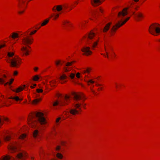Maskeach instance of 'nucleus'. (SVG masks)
Returning a JSON list of instances; mask_svg holds the SVG:
<instances>
[{
  "label": "nucleus",
  "mask_w": 160,
  "mask_h": 160,
  "mask_svg": "<svg viewBox=\"0 0 160 160\" xmlns=\"http://www.w3.org/2000/svg\"><path fill=\"white\" fill-rule=\"evenodd\" d=\"M38 121L41 125L44 124L46 123V119L43 117V113L40 112L32 113L28 116V124L32 128L38 127L37 124Z\"/></svg>",
  "instance_id": "1"
},
{
  "label": "nucleus",
  "mask_w": 160,
  "mask_h": 160,
  "mask_svg": "<svg viewBox=\"0 0 160 160\" xmlns=\"http://www.w3.org/2000/svg\"><path fill=\"white\" fill-rule=\"evenodd\" d=\"M36 32L37 30H35L28 34L29 31H27L23 34V38L22 39V45L26 46H23L21 48V51H22L21 54L22 56L24 55L27 56L29 54V51L26 46L30 47L29 45L31 44L33 41V39L31 38L30 35L33 34Z\"/></svg>",
  "instance_id": "2"
},
{
  "label": "nucleus",
  "mask_w": 160,
  "mask_h": 160,
  "mask_svg": "<svg viewBox=\"0 0 160 160\" xmlns=\"http://www.w3.org/2000/svg\"><path fill=\"white\" fill-rule=\"evenodd\" d=\"M72 94L74 101L73 106L75 108L71 109L69 111L71 114L75 115L78 113V111L77 110V109H78L80 111L81 110L80 107L81 104L78 101L81 99H83L84 97V96L83 93H81L77 94L75 92H72Z\"/></svg>",
  "instance_id": "3"
},
{
  "label": "nucleus",
  "mask_w": 160,
  "mask_h": 160,
  "mask_svg": "<svg viewBox=\"0 0 160 160\" xmlns=\"http://www.w3.org/2000/svg\"><path fill=\"white\" fill-rule=\"evenodd\" d=\"M148 31L152 34L157 36L156 33H160V25L157 23L152 24L149 27Z\"/></svg>",
  "instance_id": "4"
},
{
  "label": "nucleus",
  "mask_w": 160,
  "mask_h": 160,
  "mask_svg": "<svg viewBox=\"0 0 160 160\" xmlns=\"http://www.w3.org/2000/svg\"><path fill=\"white\" fill-rule=\"evenodd\" d=\"M70 97L67 95H66L64 99H60L59 100H56L53 103V106H56L59 105L60 106H64L67 104V103L69 102Z\"/></svg>",
  "instance_id": "5"
},
{
  "label": "nucleus",
  "mask_w": 160,
  "mask_h": 160,
  "mask_svg": "<svg viewBox=\"0 0 160 160\" xmlns=\"http://www.w3.org/2000/svg\"><path fill=\"white\" fill-rule=\"evenodd\" d=\"M130 18V17H129L128 18L124 21L122 22L121 21H118L117 23L113 26L111 29V32H115L118 28L125 24Z\"/></svg>",
  "instance_id": "6"
},
{
  "label": "nucleus",
  "mask_w": 160,
  "mask_h": 160,
  "mask_svg": "<svg viewBox=\"0 0 160 160\" xmlns=\"http://www.w3.org/2000/svg\"><path fill=\"white\" fill-rule=\"evenodd\" d=\"M130 18V17H129L128 18L124 21L122 22L121 21H118L117 23L113 26L111 29V32H115L118 28L125 24Z\"/></svg>",
  "instance_id": "7"
},
{
  "label": "nucleus",
  "mask_w": 160,
  "mask_h": 160,
  "mask_svg": "<svg viewBox=\"0 0 160 160\" xmlns=\"http://www.w3.org/2000/svg\"><path fill=\"white\" fill-rule=\"evenodd\" d=\"M130 18V17H129L128 18L124 21L122 22L121 21H118L117 23L113 26L111 29V32H115L118 28L125 24Z\"/></svg>",
  "instance_id": "8"
},
{
  "label": "nucleus",
  "mask_w": 160,
  "mask_h": 160,
  "mask_svg": "<svg viewBox=\"0 0 160 160\" xmlns=\"http://www.w3.org/2000/svg\"><path fill=\"white\" fill-rule=\"evenodd\" d=\"M7 62L10 63V66L11 67H18L20 64L19 61L15 58H14L12 59H9V60H7Z\"/></svg>",
  "instance_id": "9"
},
{
  "label": "nucleus",
  "mask_w": 160,
  "mask_h": 160,
  "mask_svg": "<svg viewBox=\"0 0 160 160\" xmlns=\"http://www.w3.org/2000/svg\"><path fill=\"white\" fill-rule=\"evenodd\" d=\"M129 8H132V7L131 6L129 8H124L122 11L119 12L118 14V17L120 19H122L123 17L128 14L127 10Z\"/></svg>",
  "instance_id": "10"
},
{
  "label": "nucleus",
  "mask_w": 160,
  "mask_h": 160,
  "mask_svg": "<svg viewBox=\"0 0 160 160\" xmlns=\"http://www.w3.org/2000/svg\"><path fill=\"white\" fill-rule=\"evenodd\" d=\"M90 48L89 47L85 46L82 49L81 51L84 53V55L88 56L91 55L92 53V52L90 50Z\"/></svg>",
  "instance_id": "11"
},
{
  "label": "nucleus",
  "mask_w": 160,
  "mask_h": 160,
  "mask_svg": "<svg viewBox=\"0 0 160 160\" xmlns=\"http://www.w3.org/2000/svg\"><path fill=\"white\" fill-rule=\"evenodd\" d=\"M95 36V33L93 32H90L88 35V44L91 43V41L93 38V37Z\"/></svg>",
  "instance_id": "12"
},
{
  "label": "nucleus",
  "mask_w": 160,
  "mask_h": 160,
  "mask_svg": "<svg viewBox=\"0 0 160 160\" xmlns=\"http://www.w3.org/2000/svg\"><path fill=\"white\" fill-rule=\"evenodd\" d=\"M109 49L112 51V50H113V49H112V48L110 46H108L107 48H106V47H105V50L106 52V54L105 55V54H101L103 55L105 57L108 58H109V52H109Z\"/></svg>",
  "instance_id": "13"
},
{
  "label": "nucleus",
  "mask_w": 160,
  "mask_h": 160,
  "mask_svg": "<svg viewBox=\"0 0 160 160\" xmlns=\"http://www.w3.org/2000/svg\"><path fill=\"white\" fill-rule=\"evenodd\" d=\"M4 121H5L6 122H9V120L7 118L4 117L0 118V127L3 124Z\"/></svg>",
  "instance_id": "14"
},
{
  "label": "nucleus",
  "mask_w": 160,
  "mask_h": 160,
  "mask_svg": "<svg viewBox=\"0 0 160 160\" xmlns=\"http://www.w3.org/2000/svg\"><path fill=\"white\" fill-rule=\"evenodd\" d=\"M62 9L63 7L62 6L58 5L54 6V7L52 8V10L54 12H56V10L58 12H59L62 10Z\"/></svg>",
  "instance_id": "15"
},
{
  "label": "nucleus",
  "mask_w": 160,
  "mask_h": 160,
  "mask_svg": "<svg viewBox=\"0 0 160 160\" xmlns=\"http://www.w3.org/2000/svg\"><path fill=\"white\" fill-rule=\"evenodd\" d=\"M91 3L93 6H96L101 3V2L100 0H91Z\"/></svg>",
  "instance_id": "16"
},
{
  "label": "nucleus",
  "mask_w": 160,
  "mask_h": 160,
  "mask_svg": "<svg viewBox=\"0 0 160 160\" xmlns=\"http://www.w3.org/2000/svg\"><path fill=\"white\" fill-rule=\"evenodd\" d=\"M102 10L100 8L97 10L94 11L92 13V15L94 17H96V16L99 14L100 12H102Z\"/></svg>",
  "instance_id": "17"
},
{
  "label": "nucleus",
  "mask_w": 160,
  "mask_h": 160,
  "mask_svg": "<svg viewBox=\"0 0 160 160\" xmlns=\"http://www.w3.org/2000/svg\"><path fill=\"white\" fill-rule=\"evenodd\" d=\"M18 6L20 8H22L23 5L24 6L25 4L27 5L28 3V2H26V3H25L24 0H18Z\"/></svg>",
  "instance_id": "18"
},
{
  "label": "nucleus",
  "mask_w": 160,
  "mask_h": 160,
  "mask_svg": "<svg viewBox=\"0 0 160 160\" xmlns=\"http://www.w3.org/2000/svg\"><path fill=\"white\" fill-rule=\"evenodd\" d=\"M111 24V22H109L108 24H107L104 28H103L102 31L104 32H107V31L110 28V25Z\"/></svg>",
  "instance_id": "19"
},
{
  "label": "nucleus",
  "mask_w": 160,
  "mask_h": 160,
  "mask_svg": "<svg viewBox=\"0 0 160 160\" xmlns=\"http://www.w3.org/2000/svg\"><path fill=\"white\" fill-rule=\"evenodd\" d=\"M8 148L12 153H13L16 151V148L14 146L10 145L9 146Z\"/></svg>",
  "instance_id": "20"
},
{
  "label": "nucleus",
  "mask_w": 160,
  "mask_h": 160,
  "mask_svg": "<svg viewBox=\"0 0 160 160\" xmlns=\"http://www.w3.org/2000/svg\"><path fill=\"white\" fill-rule=\"evenodd\" d=\"M136 17H137L138 18L137 19V20L139 21L140 20L141 18L143 17V15L142 13H140V12H138L136 14L134 15V17L135 18Z\"/></svg>",
  "instance_id": "21"
},
{
  "label": "nucleus",
  "mask_w": 160,
  "mask_h": 160,
  "mask_svg": "<svg viewBox=\"0 0 160 160\" xmlns=\"http://www.w3.org/2000/svg\"><path fill=\"white\" fill-rule=\"evenodd\" d=\"M11 139V136L10 134L8 133L5 134L4 136V139L6 141H8Z\"/></svg>",
  "instance_id": "22"
},
{
  "label": "nucleus",
  "mask_w": 160,
  "mask_h": 160,
  "mask_svg": "<svg viewBox=\"0 0 160 160\" xmlns=\"http://www.w3.org/2000/svg\"><path fill=\"white\" fill-rule=\"evenodd\" d=\"M25 87V85H23V87H20L19 88H18L16 89V90H14L13 91L14 92H18L21 91H22V90L23 89V88Z\"/></svg>",
  "instance_id": "23"
},
{
  "label": "nucleus",
  "mask_w": 160,
  "mask_h": 160,
  "mask_svg": "<svg viewBox=\"0 0 160 160\" xmlns=\"http://www.w3.org/2000/svg\"><path fill=\"white\" fill-rule=\"evenodd\" d=\"M10 99H14L16 101H21L22 100V98H19L18 96H16L14 97H11L9 98Z\"/></svg>",
  "instance_id": "24"
},
{
  "label": "nucleus",
  "mask_w": 160,
  "mask_h": 160,
  "mask_svg": "<svg viewBox=\"0 0 160 160\" xmlns=\"http://www.w3.org/2000/svg\"><path fill=\"white\" fill-rule=\"evenodd\" d=\"M56 157L60 159H62L63 157V155L61 153L59 152L57 153Z\"/></svg>",
  "instance_id": "25"
},
{
  "label": "nucleus",
  "mask_w": 160,
  "mask_h": 160,
  "mask_svg": "<svg viewBox=\"0 0 160 160\" xmlns=\"http://www.w3.org/2000/svg\"><path fill=\"white\" fill-rule=\"evenodd\" d=\"M10 157L9 156H3L1 157L0 160H9Z\"/></svg>",
  "instance_id": "26"
},
{
  "label": "nucleus",
  "mask_w": 160,
  "mask_h": 160,
  "mask_svg": "<svg viewBox=\"0 0 160 160\" xmlns=\"http://www.w3.org/2000/svg\"><path fill=\"white\" fill-rule=\"evenodd\" d=\"M39 135L38 131H34L33 133V136L34 138H37Z\"/></svg>",
  "instance_id": "27"
},
{
  "label": "nucleus",
  "mask_w": 160,
  "mask_h": 160,
  "mask_svg": "<svg viewBox=\"0 0 160 160\" xmlns=\"http://www.w3.org/2000/svg\"><path fill=\"white\" fill-rule=\"evenodd\" d=\"M91 69L90 68H87L85 70L82 71V72L83 74H85L86 73H89L91 71Z\"/></svg>",
  "instance_id": "28"
},
{
  "label": "nucleus",
  "mask_w": 160,
  "mask_h": 160,
  "mask_svg": "<svg viewBox=\"0 0 160 160\" xmlns=\"http://www.w3.org/2000/svg\"><path fill=\"white\" fill-rule=\"evenodd\" d=\"M11 37L12 38L15 39L18 38L19 35L17 33L14 32L12 33Z\"/></svg>",
  "instance_id": "29"
},
{
  "label": "nucleus",
  "mask_w": 160,
  "mask_h": 160,
  "mask_svg": "<svg viewBox=\"0 0 160 160\" xmlns=\"http://www.w3.org/2000/svg\"><path fill=\"white\" fill-rule=\"evenodd\" d=\"M27 136V135L26 134H22L20 136L19 138L21 139H24L26 138Z\"/></svg>",
  "instance_id": "30"
},
{
  "label": "nucleus",
  "mask_w": 160,
  "mask_h": 160,
  "mask_svg": "<svg viewBox=\"0 0 160 160\" xmlns=\"http://www.w3.org/2000/svg\"><path fill=\"white\" fill-rule=\"evenodd\" d=\"M68 76L69 79H74L75 77V74L73 73H71Z\"/></svg>",
  "instance_id": "31"
},
{
  "label": "nucleus",
  "mask_w": 160,
  "mask_h": 160,
  "mask_svg": "<svg viewBox=\"0 0 160 160\" xmlns=\"http://www.w3.org/2000/svg\"><path fill=\"white\" fill-rule=\"evenodd\" d=\"M22 156L23 158H27L28 157V153L25 151H22Z\"/></svg>",
  "instance_id": "32"
},
{
  "label": "nucleus",
  "mask_w": 160,
  "mask_h": 160,
  "mask_svg": "<svg viewBox=\"0 0 160 160\" xmlns=\"http://www.w3.org/2000/svg\"><path fill=\"white\" fill-rule=\"evenodd\" d=\"M17 158L18 159H22V158H23L22 152L19 153L17 155Z\"/></svg>",
  "instance_id": "33"
},
{
  "label": "nucleus",
  "mask_w": 160,
  "mask_h": 160,
  "mask_svg": "<svg viewBox=\"0 0 160 160\" xmlns=\"http://www.w3.org/2000/svg\"><path fill=\"white\" fill-rule=\"evenodd\" d=\"M49 19H47L43 21V22L41 24V26H44L46 25L49 22Z\"/></svg>",
  "instance_id": "34"
},
{
  "label": "nucleus",
  "mask_w": 160,
  "mask_h": 160,
  "mask_svg": "<svg viewBox=\"0 0 160 160\" xmlns=\"http://www.w3.org/2000/svg\"><path fill=\"white\" fill-rule=\"evenodd\" d=\"M68 78L67 76L65 74H63L60 77V79L61 80H64Z\"/></svg>",
  "instance_id": "35"
},
{
  "label": "nucleus",
  "mask_w": 160,
  "mask_h": 160,
  "mask_svg": "<svg viewBox=\"0 0 160 160\" xmlns=\"http://www.w3.org/2000/svg\"><path fill=\"white\" fill-rule=\"evenodd\" d=\"M59 16V14H53V15H52L51 16V17H53V19H56L57 18H58Z\"/></svg>",
  "instance_id": "36"
},
{
  "label": "nucleus",
  "mask_w": 160,
  "mask_h": 160,
  "mask_svg": "<svg viewBox=\"0 0 160 160\" xmlns=\"http://www.w3.org/2000/svg\"><path fill=\"white\" fill-rule=\"evenodd\" d=\"M70 22L67 21H65L63 22V24L65 26H67L69 25Z\"/></svg>",
  "instance_id": "37"
},
{
  "label": "nucleus",
  "mask_w": 160,
  "mask_h": 160,
  "mask_svg": "<svg viewBox=\"0 0 160 160\" xmlns=\"http://www.w3.org/2000/svg\"><path fill=\"white\" fill-rule=\"evenodd\" d=\"M98 43V41H96L94 42L92 44V48H94L97 45Z\"/></svg>",
  "instance_id": "38"
},
{
  "label": "nucleus",
  "mask_w": 160,
  "mask_h": 160,
  "mask_svg": "<svg viewBox=\"0 0 160 160\" xmlns=\"http://www.w3.org/2000/svg\"><path fill=\"white\" fill-rule=\"evenodd\" d=\"M39 79V77L38 75H36L33 77V80L34 81H37Z\"/></svg>",
  "instance_id": "39"
},
{
  "label": "nucleus",
  "mask_w": 160,
  "mask_h": 160,
  "mask_svg": "<svg viewBox=\"0 0 160 160\" xmlns=\"http://www.w3.org/2000/svg\"><path fill=\"white\" fill-rule=\"evenodd\" d=\"M56 82V81L55 80H53L52 81H50V83L51 84L52 86H55V84Z\"/></svg>",
  "instance_id": "40"
},
{
  "label": "nucleus",
  "mask_w": 160,
  "mask_h": 160,
  "mask_svg": "<svg viewBox=\"0 0 160 160\" xmlns=\"http://www.w3.org/2000/svg\"><path fill=\"white\" fill-rule=\"evenodd\" d=\"M40 99H34L32 101V103L33 104H37L38 102L40 101Z\"/></svg>",
  "instance_id": "41"
},
{
  "label": "nucleus",
  "mask_w": 160,
  "mask_h": 160,
  "mask_svg": "<svg viewBox=\"0 0 160 160\" xmlns=\"http://www.w3.org/2000/svg\"><path fill=\"white\" fill-rule=\"evenodd\" d=\"M14 80V79H11V81H10V82H6V83H5V84H4V85L5 86H6V85H7V84H8L9 85H10V84H11L13 81Z\"/></svg>",
  "instance_id": "42"
},
{
  "label": "nucleus",
  "mask_w": 160,
  "mask_h": 160,
  "mask_svg": "<svg viewBox=\"0 0 160 160\" xmlns=\"http://www.w3.org/2000/svg\"><path fill=\"white\" fill-rule=\"evenodd\" d=\"M61 146H56L55 148V150L56 151L58 152L61 149Z\"/></svg>",
  "instance_id": "43"
},
{
  "label": "nucleus",
  "mask_w": 160,
  "mask_h": 160,
  "mask_svg": "<svg viewBox=\"0 0 160 160\" xmlns=\"http://www.w3.org/2000/svg\"><path fill=\"white\" fill-rule=\"evenodd\" d=\"M14 55L13 52H8V55L9 57H12Z\"/></svg>",
  "instance_id": "44"
},
{
  "label": "nucleus",
  "mask_w": 160,
  "mask_h": 160,
  "mask_svg": "<svg viewBox=\"0 0 160 160\" xmlns=\"http://www.w3.org/2000/svg\"><path fill=\"white\" fill-rule=\"evenodd\" d=\"M75 62V61H73L71 62H68L66 63V66H69L72 65V64Z\"/></svg>",
  "instance_id": "45"
},
{
  "label": "nucleus",
  "mask_w": 160,
  "mask_h": 160,
  "mask_svg": "<svg viewBox=\"0 0 160 160\" xmlns=\"http://www.w3.org/2000/svg\"><path fill=\"white\" fill-rule=\"evenodd\" d=\"M37 92L38 93L42 92H43V90L42 89H37Z\"/></svg>",
  "instance_id": "46"
},
{
  "label": "nucleus",
  "mask_w": 160,
  "mask_h": 160,
  "mask_svg": "<svg viewBox=\"0 0 160 160\" xmlns=\"http://www.w3.org/2000/svg\"><path fill=\"white\" fill-rule=\"evenodd\" d=\"M94 82V81H93L92 80H89L87 82V83H88V85H89V83H93Z\"/></svg>",
  "instance_id": "47"
},
{
  "label": "nucleus",
  "mask_w": 160,
  "mask_h": 160,
  "mask_svg": "<svg viewBox=\"0 0 160 160\" xmlns=\"http://www.w3.org/2000/svg\"><path fill=\"white\" fill-rule=\"evenodd\" d=\"M66 144V142L65 141H62L61 143V144L62 146H65Z\"/></svg>",
  "instance_id": "48"
},
{
  "label": "nucleus",
  "mask_w": 160,
  "mask_h": 160,
  "mask_svg": "<svg viewBox=\"0 0 160 160\" xmlns=\"http://www.w3.org/2000/svg\"><path fill=\"white\" fill-rule=\"evenodd\" d=\"M63 8L65 9L68 8V5H64L62 6Z\"/></svg>",
  "instance_id": "49"
},
{
  "label": "nucleus",
  "mask_w": 160,
  "mask_h": 160,
  "mask_svg": "<svg viewBox=\"0 0 160 160\" xmlns=\"http://www.w3.org/2000/svg\"><path fill=\"white\" fill-rule=\"evenodd\" d=\"M4 82V80L2 78H0V83H3Z\"/></svg>",
  "instance_id": "50"
},
{
  "label": "nucleus",
  "mask_w": 160,
  "mask_h": 160,
  "mask_svg": "<svg viewBox=\"0 0 160 160\" xmlns=\"http://www.w3.org/2000/svg\"><path fill=\"white\" fill-rule=\"evenodd\" d=\"M80 73L79 72H78L76 74V77L78 78H79L80 77Z\"/></svg>",
  "instance_id": "51"
},
{
  "label": "nucleus",
  "mask_w": 160,
  "mask_h": 160,
  "mask_svg": "<svg viewBox=\"0 0 160 160\" xmlns=\"http://www.w3.org/2000/svg\"><path fill=\"white\" fill-rule=\"evenodd\" d=\"M60 61H57L55 62V63L56 65L58 66V65L59 64H60Z\"/></svg>",
  "instance_id": "52"
},
{
  "label": "nucleus",
  "mask_w": 160,
  "mask_h": 160,
  "mask_svg": "<svg viewBox=\"0 0 160 160\" xmlns=\"http://www.w3.org/2000/svg\"><path fill=\"white\" fill-rule=\"evenodd\" d=\"M60 118H58L56 120V122L57 123H58L59 121L60 120Z\"/></svg>",
  "instance_id": "53"
},
{
  "label": "nucleus",
  "mask_w": 160,
  "mask_h": 160,
  "mask_svg": "<svg viewBox=\"0 0 160 160\" xmlns=\"http://www.w3.org/2000/svg\"><path fill=\"white\" fill-rule=\"evenodd\" d=\"M5 45L4 44H2L0 45V49L1 48H2L4 47L5 46Z\"/></svg>",
  "instance_id": "54"
},
{
  "label": "nucleus",
  "mask_w": 160,
  "mask_h": 160,
  "mask_svg": "<svg viewBox=\"0 0 160 160\" xmlns=\"http://www.w3.org/2000/svg\"><path fill=\"white\" fill-rule=\"evenodd\" d=\"M18 72L17 71H15L14 72L13 74L14 75H16L18 74Z\"/></svg>",
  "instance_id": "55"
},
{
  "label": "nucleus",
  "mask_w": 160,
  "mask_h": 160,
  "mask_svg": "<svg viewBox=\"0 0 160 160\" xmlns=\"http://www.w3.org/2000/svg\"><path fill=\"white\" fill-rule=\"evenodd\" d=\"M64 70H65V72H68L69 71V70L66 67H64Z\"/></svg>",
  "instance_id": "56"
},
{
  "label": "nucleus",
  "mask_w": 160,
  "mask_h": 160,
  "mask_svg": "<svg viewBox=\"0 0 160 160\" xmlns=\"http://www.w3.org/2000/svg\"><path fill=\"white\" fill-rule=\"evenodd\" d=\"M31 160H36L35 157H32L31 158Z\"/></svg>",
  "instance_id": "57"
},
{
  "label": "nucleus",
  "mask_w": 160,
  "mask_h": 160,
  "mask_svg": "<svg viewBox=\"0 0 160 160\" xmlns=\"http://www.w3.org/2000/svg\"><path fill=\"white\" fill-rule=\"evenodd\" d=\"M24 12V10L22 11H20L18 12V13L19 14H22Z\"/></svg>",
  "instance_id": "58"
},
{
  "label": "nucleus",
  "mask_w": 160,
  "mask_h": 160,
  "mask_svg": "<svg viewBox=\"0 0 160 160\" xmlns=\"http://www.w3.org/2000/svg\"><path fill=\"white\" fill-rule=\"evenodd\" d=\"M38 68L37 67H35L34 68V70L35 71H37L38 70Z\"/></svg>",
  "instance_id": "59"
},
{
  "label": "nucleus",
  "mask_w": 160,
  "mask_h": 160,
  "mask_svg": "<svg viewBox=\"0 0 160 160\" xmlns=\"http://www.w3.org/2000/svg\"><path fill=\"white\" fill-rule=\"evenodd\" d=\"M51 160H58L57 159L55 158H53L51 159Z\"/></svg>",
  "instance_id": "60"
},
{
  "label": "nucleus",
  "mask_w": 160,
  "mask_h": 160,
  "mask_svg": "<svg viewBox=\"0 0 160 160\" xmlns=\"http://www.w3.org/2000/svg\"><path fill=\"white\" fill-rule=\"evenodd\" d=\"M84 25V23H83L82 22L81 23V26H82Z\"/></svg>",
  "instance_id": "61"
},
{
  "label": "nucleus",
  "mask_w": 160,
  "mask_h": 160,
  "mask_svg": "<svg viewBox=\"0 0 160 160\" xmlns=\"http://www.w3.org/2000/svg\"><path fill=\"white\" fill-rule=\"evenodd\" d=\"M72 81L74 83H76V82H75V81H74V80H73Z\"/></svg>",
  "instance_id": "62"
},
{
  "label": "nucleus",
  "mask_w": 160,
  "mask_h": 160,
  "mask_svg": "<svg viewBox=\"0 0 160 160\" xmlns=\"http://www.w3.org/2000/svg\"><path fill=\"white\" fill-rule=\"evenodd\" d=\"M30 87L32 88H34V87L32 86H31Z\"/></svg>",
  "instance_id": "63"
},
{
  "label": "nucleus",
  "mask_w": 160,
  "mask_h": 160,
  "mask_svg": "<svg viewBox=\"0 0 160 160\" xmlns=\"http://www.w3.org/2000/svg\"><path fill=\"white\" fill-rule=\"evenodd\" d=\"M96 86H100V85L99 84H96Z\"/></svg>",
  "instance_id": "64"
}]
</instances>
